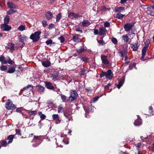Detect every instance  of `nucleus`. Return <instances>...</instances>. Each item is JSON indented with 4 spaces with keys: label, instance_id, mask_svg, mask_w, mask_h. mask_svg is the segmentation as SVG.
Wrapping results in <instances>:
<instances>
[{
    "label": "nucleus",
    "instance_id": "obj_56",
    "mask_svg": "<svg viewBox=\"0 0 154 154\" xmlns=\"http://www.w3.org/2000/svg\"><path fill=\"white\" fill-rule=\"evenodd\" d=\"M16 134L18 135H21V130L20 129H17L16 130Z\"/></svg>",
    "mask_w": 154,
    "mask_h": 154
},
{
    "label": "nucleus",
    "instance_id": "obj_42",
    "mask_svg": "<svg viewBox=\"0 0 154 154\" xmlns=\"http://www.w3.org/2000/svg\"><path fill=\"white\" fill-rule=\"evenodd\" d=\"M0 142L2 146H6L7 144H8V143H7V141L4 140H2Z\"/></svg>",
    "mask_w": 154,
    "mask_h": 154
},
{
    "label": "nucleus",
    "instance_id": "obj_21",
    "mask_svg": "<svg viewBox=\"0 0 154 154\" xmlns=\"http://www.w3.org/2000/svg\"><path fill=\"white\" fill-rule=\"evenodd\" d=\"M42 64L43 66L47 67L51 65V63L49 60H46L42 62Z\"/></svg>",
    "mask_w": 154,
    "mask_h": 154
},
{
    "label": "nucleus",
    "instance_id": "obj_24",
    "mask_svg": "<svg viewBox=\"0 0 154 154\" xmlns=\"http://www.w3.org/2000/svg\"><path fill=\"white\" fill-rule=\"evenodd\" d=\"M8 7L10 8H16V5L11 2H8L7 3Z\"/></svg>",
    "mask_w": 154,
    "mask_h": 154
},
{
    "label": "nucleus",
    "instance_id": "obj_39",
    "mask_svg": "<svg viewBox=\"0 0 154 154\" xmlns=\"http://www.w3.org/2000/svg\"><path fill=\"white\" fill-rule=\"evenodd\" d=\"M136 64L135 63L131 64L129 66V69L130 70H131L132 69L133 67L135 68Z\"/></svg>",
    "mask_w": 154,
    "mask_h": 154
},
{
    "label": "nucleus",
    "instance_id": "obj_50",
    "mask_svg": "<svg viewBox=\"0 0 154 154\" xmlns=\"http://www.w3.org/2000/svg\"><path fill=\"white\" fill-rule=\"evenodd\" d=\"M94 33L95 35H99V29L98 30L97 29H94Z\"/></svg>",
    "mask_w": 154,
    "mask_h": 154
},
{
    "label": "nucleus",
    "instance_id": "obj_3",
    "mask_svg": "<svg viewBox=\"0 0 154 154\" xmlns=\"http://www.w3.org/2000/svg\"><path fill=\"white\" fill-rule=\"evenodd\" d=\"M6 108L8 110L14 109L16 106L13 104L12 102L10 99H8L6 102L5 104Z\"/></svg>",
    "mask_w": 154,
    "mask_h": 154
},
{
    "label": "nucleus",
    "instance_id": "obj_47",
    "mask_svg": "<svg viewBox=\"0 0 154 154\" xmlns=\"http://www.w3.org/2000/svg\"><path fill=\"white\" fill-rule=\"evenodd\" d=\"M128 35L130 36L129 38H133L134 36L135 35V34L134 33L129 32V33L128 34Z\"/></svg>",
    "mask_w": 154,
    "mask_h": 154
},
{
    "label": "nucleus",
    "instance_id": "obj_38",
    "mask_svg": "<svg viewBox=\"0 0 154 154\" xmlns=\"http://www.w3.org/2000/svg\"><path fill=\"white\" fill-rule=\"evenodd\" d=\"M18 29L20 31H23L25 29V27L23 25H20L18 27Z\"/></svg>",
    "mask_w": 154,
    "mask_h": 154
},
{
    "label": "nucleus",
    "instance_id": "obj_7",
    "mask_svg": "<svg viewBox=\"0 0 154 154\" xmlns=\"http://www.w3.org/2000/svg\"><path fill=\"white\" fill-rule=\"evenodd\" d=\"M99 32L100 36L104 37L106 35L107 30L105 27H102L99 28Z\"/></svg>",
    "mask_w": 154,
    "mask_h": 154
},
{
    "label": "nucleus",
    "instance_id": "obj_14",
    "mask_svg": "<svg viewBox=\"0 0 154 154\" xmlns=\"http://www.w3.org/2000/svg\"><path fill=\"white\" fill-rule=\"evenodd\" d=\"M68 17L71 19H73L74 18H78L79 17V16L77 14L71 12L69 14Z\"/></svg>",
    "mask_w": 154,
    "mask_h": 154
},
{
    "label": "nucleus",
    "instance_id": "obj_27",
    "mask_svg": "<svg viewBox=\"0 0 154 154\" xmlns=\"http://www.w3.org/2000/svg\"><path fill=\"white\" fill-rule=\"evenodd\" d=\"M10 20V17L8 15L5 16L4 18V23L8 24L9 23Z\"/></svg>",
    "mask_w": 154,
    "mask_h": 154
},
{
    "label": "nucleus",
    "instance_id": "obj_17",
    "mask_svg": "<svg viewBox=\"0 0 154 154\" xmlns=\"http://www.w3.org/2000/svg\"><path fill=\"white\" fill-rule=\"evenodd\" d=\"M16 65H14L13 67L9 68L7 72L9 73H13L15 71V68L16 67Z\"/></svg>",
    "mask_w": 154,
    "mask_h": 154
},
{
    "label": "nucleus",
    "instance_id": "obj_64",
    "mask_svg": "<svg viewBox=\"0 0 154 154\" xmlns=\"http://www.w3.org/2000/svg\"><path fill=\"white\" fill-rule=\"evenodd\" d=\"M7 62V63H8L10 64H12L13 61L10 59H9V60Z\"/></svg>",
    "mask_w": 154,
    "mask_h": 154
},
{
    "label": "nucleus",
    "instance_id": "obj_57",
    "mask_svg": "<svg viewBox=\"0 0 154 154\" xmlns=\"http://www.w3.org/2000/svg\"><path fill=\"white\" fill-rule=\"evenodd\" d=\"M112 42L115 44H117L118 41L117 39H111Z\"/></svg>",
    "mask_w": 154,
    "mask_h": 154
},
{
    "label": "nucleus",
    "instance_id": "obj_36",
    "mask_svg": "<svg viewBox=\"0 0 154 154\" xmlns=\"http://www.w3.org/2000/svg\"><path fill=\"white\" fill-rule=\"evenodd\" d=\"M0 61L3 64L7 63V62L5 61L4 56L0 57Z\"/></svg>",
    "mask_w": 154,
    "mask_h": 154
},
{
    "label": "nucleus",
    "instance_id": "obj_61",
    "mask_svg": "<svg viewBox=\"0 0 154 154\" xmlns=\"http://www.w3.org/2000/svg\"><path fill=\"white\" fill-rule=\"evenodd\" d=\"M28 37L26 36H25L24 35H20V37H19V38H21V39H22V38H27Z\"/></svg>",
    "mask_w": 154,
    "mask_h": 154
},
{
    "label": "nucleus",
    "instance_id": "obj_12",
    "mask_svg": "<svg viewBox=\"0 0 154 154\" xmlns=\"http://www.w3.org/2000/svg\"><path fill=\"white\" fill-rule=\"evenodd\" d=\"M146 12L147 14L152 16H154V8L151 6L150 7L147 8Z\"/></svg>",
    "mask_w": 154,
    "mask_h": 154
},
{
    "label": "nucleus",
    "instance_id": "obj_4",
    "mask_svg": "<svg viewBox=\"0 0 154 154\" xmlns=\"http://www.w3.org/2000/svg\"><path fill=\"white\" fill-rule=\"evenodd\" d=\"M134 26V24L128 23L125 24L124 26L125 31L127 32H129Z\"/></svg>",
    "mask_w": 154,
    "mask_h": 154
},
{
    "label": "nucleus",
    "instance_id": "obj_29",
    "mask_svg": "<svg viewBox=\"0 0 154 154\" xmlns=\"http://www.w3.org/2000/svg\"><path fill=\"white\" fill-rule=\"evenodd\" d=\"M75 51L77 53L79 54H82L85 51V49L83 46L82 47L79 49H76Z\"/></svg>",
    "mask_w": 154,
    "mask_h": 154
},
{
    "label": "nucleus",
    "instance_id": "obj_32",
    "mask_svg": "<svg viewBox=\"0 0 154 154\" xmlns=\"http://www.w3.org/2000/svg\"><path fill=\"white\" fill-rule=\"evenodd\" d=\"M125 16V15L122 14L120 13H119L117 14L116 15V16L115 17L116 18L118 19H121L123 17Z\"/></svg>",
    "mask_w": 154,
    "mask_h": 154
},
{
    "label": "nucleus",
    "instance_id": "obj_19",
    "mask_svg": "<svg viewBox=\"0 0 154 154\" xmlns=\"http://www.w3.org/2000/svg\"><path fill=\"white\" fill-rule=\"evenodd\" d=\"M106 73V77L109 79H110L112 78V76L111 75L112 74L111 70L110 69L108 70Z\"/></svg>",
    "mask_w": 154,
    "mask_h": 154
},
{
    "label": "nucleus",
    "instance_id": "obj_59",
    "mask_svg": "<svg viewBox=\"0 0 154 154\" xmlns=\"http://www.w3.org/2000/svg\"><path fill=\"white\" fill-rule=\"evenodd\" d=\"M149 112L151 113L153 112V108L151 106H150L149 107Z\"/></svg>",
    "mask_w": 154,
    "mask_h": 154
},
{
    "label": "nucleus",
    "instance_id": "obj_63",
    "mask_svg": "<svg viewBox=\"0 0 154 154\" xmlns=\"http://www.w3.org/2000/svg\"><path fill=\"white\" fill-rule=\"evenodd\" d=\"M99 98V97H94L93 98L94 102H95L96 101L98 100Z\"/></svg>",
    "mask_w": 154,
    "mask_h": 154
},
{
    "label": "nucleus",
    "instance_id": "obj_41",
    "mask_svg": "<svg viewBox=\"0 0 154 154\" xmlns=\"http://www.w3.org/2000/svg\"><path fill=\"white\" fill-rule=\"evenodd\" d=\"M61 18V13H59L56 16V21H59Z\"/></svg>",
    "mask_w": 154,
    "mask_h": 154
},
{
    "label": "nucleus",
    "instance_id": "obj_51",
    "mask_svg": "<svg viewBox=\"0 0 154 154\" xmlns=\"http://www.w3.org/2000/svg\"><path fill=\"white\" fill-rule=\"evenodd\" d=\"M54 27V25L53 23H51L49 24L48 27V29H51Z\"/></svg>",
    "mask_w": 154,
    "mask_h": 154
},
{
    "label": "nucleus",
    "instance_id": "obj_55",
    "mask_svg": "<svg viewBox=\"0 0 154 154\" xmlns=\"http://www.w3.org/2000/svg\"><path fill=\"white\" fill-rule=\"evenodd\" d=\"M63 109V107L61 105H60L58 106V112L59 113L60 112L61 110Z\"/></svg>",
    "mask_w": 154,
    "mask_h": 154
},
{
    "label": "nucleus",
    "instance_id": "obj_30",
    "mask_svg": "<svg viewBox=\"0 0 154 154\" xmlns=\"http://www.w3.org/2000/svg\"><path fill=\"white\" fill-rule=\"evenodd\" d=\"M38 115L40 116V118L42 120H43L45 119L46 117V116L45 115L42 113V112L40 111L38 112Z\"/></svg>",
    "mask_w": 154,
    "mask_h": 154
},
{
    "label": "nucleus",
    "instance_id": "obj_28",
    "mask_svg": "<svg viewBox=\"0 0 154 154\" xmlns=\"http://www.w3.org/2000/svg\"><path fill=\"white\" fill-rule=\"evenodd\" d=\"M125 10V7H119L116 8L115 11L120 13L121 11H124Z\"/></svg>",
    "mask_w": 154,
    "mask_h": 154
},
{
    "label": "nucleus",
    "instance_id": "obj_2",
    "mask_svg": "<svg viewBox=\"0 0 154 154\" xmlns=\"http://www.w3.org/2000/svg\"><path fill=\"white\" fill-rule=\"evenodd\" d=\"M144 43L145 46H144L142 50V57H141V59H143L144 58L145 56L147 49H148L149 45L150 43V41L149 39H147L146 40L144 41Z\"/></svg>",
    "mask_w": 154,
    "mask_h": 154
},
{
    "label": "nucleus",
    "instance_id": "obj_9",
    "mask_svg": "<svg viewBox=\"0 0 154 154\" xmlns=\"http://www.w3.org/2000/svg\"><path fill=\"white\" fill-rule=\"evenodd\" d=\"M101 59L103 63L105 65H108L109 62L107 60V56L104 55H101Z\"/></svg>",
    "mask_w": 154,
    "mask_h": 154
},
{
    "label": "nucleus",
    "instance_id": "obj_35",
    "mask_svg": "<svg viewBox=\"0 0 154 154\" xmlns=\"http://www.w3.org/2000/svg\"><path fill=\"white\" fill-rule=\"evenodd\" d=\"M40 136H34V138L32 140V142H35L38 140H40Z\"/></svg>",
    "mask_w": 154,
    "mask_h": 154
},
{
    "label": "nucleus",
    "instance_id": "obj_48",
    "mask_svg": "<svg viewBox=\"0 0 154 154\" xmlns=\"http://www.w3.org/2000/svg\"><path fill=\"white\" fill-rule=\"evenodd\" d=\"M104 26L105 28L106 27H109L110 26V24L109 22H106L104 23Z\"/></svg>",
    "mask_w": 154,
    "mask_h": 154
},
{
    "label": "nucleus",
    "instance_id": "obj_54",
    "mask_svg": "<svg viewBox=\"0 0 154 154\" xmlns=\"http://www.w3.org/2000/svg\"><path fill=\"white\" fill-rule=\"evenodd\" d=\"M104 76H105L106 77V72H102V73L100 75V78H101L102 77H104Z\"/></svg>",
    "mask_w": 154,
    "mask_h": 154
},
{
    "label": "nucleus",
    "instance_id": "obj_37",
    "mask_svg": "<svg viewBox=\"0 0 154 154\" xmlns=\"http://www.w3.org/2000/svg\"><path fill=\"white\" fill-rule=\"evenodd\" d=\"M80 59L82 60L83 62H85V63H87L88 62V58H87L86 57H83L82 56H80L79 57Z\"/></svg>",
    "mask_w": 154,
    "mask_h": 154
},
{
    "label": "nucleus",
    "instance_id": "obj_40",
    "mask_svg": "<svg viewBox=\"0 0 154 154\" xmlns=\"http://www.w3.org/2000/svg\"><path fill=\"white\" fill-rule=\"evenodd\" d=\"M98 43L100 45H103L105 44V42L103 41V39H100L99 40H97Z\"/></svg>",
    "mask_w": 154,
    "mask_h": 154
},
{
    "label": "nucleus",
    "instance_id": "obj_25",
    "mask_svg": "<svg viewBox=\"0 0 154 154\" xmlns=\"http://www.w3.org/2000/svg\"><path fill=\"white\" fill-rule=\"evenodd\" d=\"M14 137V135H10L8 137L7 139L9 140V141L8 142V144H9L12 142Z\"/></svg>",
    "mask_w": 154,
    "mask_h": 154
},
{
    "label": "nucleus",
    "instance_id": "obj_26",
    "mask_svg": "<svg viewBox=\"0 0 154 154\" xmlns=\"http://www.w3.org/2000/svg\"><path fill=\"white\" fill-rule=\"evenodd\" d=\"M45 42L47 45H50V46L52 45L53 46H54L56 44L55 42H53L51 39L47 40Z\"/></svg>",
    "mask_w": 154,
    "mask_h": 154
},
{
    "label": "nucleus",
    "instance_id": "obj_58",
    "mask_svg": "<svg viewBox=\"0 0 154 154\" xmlns=\"http://www.w3.org/2000/svg\"><path fill=\"white\" fill-rule=\"evenodd\" d=\"M22 111L21 108H18L17 109L16 111L18 112H21Z\"/></svg>",
    "mask_w": 154,
    "mask_h": 154
},
{
    "label": "nucleus",
    "instance_id": "obj_15",
    "mask_svg": "<svg viewBox=\"0 0 154 154\" xmlns=\"http://www.w3.org/2000/svg\"><path fill=\"white\" fill-rule=\"evenodd\" d=\"M36 88L37 89L38 91L41 94H42L44 92L45 88L43 86L38 85L36 86Z\"/></svg>",
    "mask_w": 154,
    "mask_h": 154
},
{
    "label": "nucleus",
    "instance_id": "obj_5",
    "mask_svg": "<svg viewBox=\"0 0 154 154\" xmlns=\"http://www.w3.org/2000/svg\"><path fill=\"white\" fill-rule=\"evenodd\" d=\"M41 33V32L40 30L35 32L31 35L29 38H39Z\"/></svg>",
    "mask_w": 154,
    "mask_h": 154
},
{
    "label": "nucleus",
    "instance_id": "obj_31",
    "mask_svg": "<svg viewBox=\"0 0 154 154\" xmlns=\"http://www.w3.org/2000/svg\"><path fill=\"white\" fill-rule=\"evenodd\" d=\"M17 11V10L13 9L11 8L7 12V14L8 15H10L14 13Z\"/></svg>",
    "mask_w": 154,
    "mask_h": 154
},
{
    "label": "nucleus",
    "instance_id": "obj_23",
    "mask_svg": "<svg viewBox=\"0 0 154 154\" xmlns=\"http://www.w3.org/2000/svg\"><path fill=\"white\" fill-rule=\"evenodd\" d=\"M53 120H57L58 123L61 122V120L60 119V117L57 114H53L52 116Z\"/></svg>",
    "mask_w": 154,
    "mask_h": 154
},
{
    "label": "nucleus",
    "instance_id": "obj_45",
    "mask_svg": "<svg viewBox=\"0 0 154 154\" xmlns=\"http://www.w3.org/2000/svg\"><path fill=\"white\" fill-rule=\"evenodd\" d=\"M37 112V111L35 110L29 111V113L30 115H35L36 113Z\"/></svg>",
    "mask_w": 154,
    "mask_h": 154
},
{
    "label": "nucleus",
    "instance_id": "obj_53",
    "mask_svg": "<svg viewBox=\"0 0 154 154\" xmlns=\"http://www.w3.org/2000/svg\"><path fill=\"white\" fill-rule=\"evenodd\" d=\"M64 115L65 116L68 118H69V117H70L71 116L70 114L68 113L67 112L64 113Z\"/></svg>",
    "mask_w": 154,
    "mask_h": 154
},
{
    "label": "nucleus",
    "instance_id": "obj_43",
    "mask_svg": "<svg viewBox=\"0 0 154 154\" xmlns=\"http://www.w3.org/2000/svg\"><path fill=\"white\" fill-rule=\"evenodd\" d=\"M60 97L63 102L66 101V100L67 97L65 95L61 94L60 95Z\"/></svg>",
    "mask_w": 154,
    "mask_h": 154
},
{
    "label": "nucleus",
    "instance_id": "obj_10",
    "mask_svg": "<svg viewBox=\"0 0 154 154\" xmlns=\"http://www.w3.org/2000/svg\"><path fill=\"white\" fill-rule=\"evenodd\" d=\"M1 28L5 31H8L11 29V26H8V24H2L1 25Z\"/></svg>",
    "mask_w": 154,
    "mask_h": 154
},
{
    "label": "nucleus",
    "instance_id": "obj_8",
    "mask_svg": "<svg viewBox=\"0 0 154 154\" xmlns=\"http://www.w3.org/2000/svg\"><path fill=\"white\" fill-rule=\"evenodd\" d=\"M140 45L138 41L136 42H133L131 44V48L133 49V51H136L137 50L138 48Z\"/></svg>",
    "mask_w": 154,
    "mask_h": 154
},
{
    "label": "nucleus",
    "instance_id": "obj_11",
    "mask_svg": "<svg viewBox=\"0 0 154 154\" xmlns=\"http://www.w3.org/2000/svg\"><path fill=\"white\" fill-rule=\"evenodd\" d=\"M45 86L48 89L53 90H54V87L53 86V84L50 82H45Z\"/></svg>",
    "mask_w": 154,
    "mask_h": 154
},
{
    "label": "nucleus",
    "instance_id": "obj_20",
    "mask_svg": "<svg viewBox=\"0 0 154 154\" xmlns=\"http://www.w3.org/2000/svg\"><path fill=\"white\" fill-rule=\"evenodd\" d=\"M142 122L141 119L138 118L136 119L134 123V125L135 126H138L141 125Z\"/></svg>",
    "mask_w": 154,
    "mask_h": 154
},
{
    "label": "nucleus",
    "instance_id": "obj_33",
    "mask_svg": "<svg viewBox=\"0 0 154 154\" xmlns=\"http://www.w3.org/2000/svg\"><path fill=\"white\" fill-rule=\"evenodd\" d=\"M58 74L57 73L56 74H52L51 75V77L52 78L53 80L54 81L58 79Z\"/></svg>",
    "mask_w": 154,
    "mask_h": 154
},
{
    "label": "nucleus",
    "instance_id": "obj_62",
    "mask_svg": "<svg viewBox=\"0 0 154 154\" xmlns=\"http://www.w3.org/2000/svg\"><path fill=\"white\" fill-rule=\"evenodd\" d=\"M141 145V144L140 143H138L135 144V146L138 148L140 147Z\"/></svg>",
    "mask_w": 154,
    "mask_h": 154
},
{
    "label": "nucleus",
    "instance_id": "obj_34",
    "mask_svg": "<svg viewBox=\"0 0 154 154\" xmlns=\"http://www.w3.org/2000/svg\"><path fill=\"white\" fill-rule=\"evenodd\" d=\"M124 82V81L123 79L121 80L119 82V84L117 85V88L119 89L120 87L122 85Z\"/></svg>",
    "mask_w": 154,
    "mask_h": 154
},
{
    "label": "nucleus",
    "instance_id": "obj_6",
    "mask_svg": "<svg viewBox=\"0 0 154 154\" xmlns=\"http://www.w3.org/2000/svg\"><path fill=\"white\" fill-rule=\"evenodd\" d=\"M33 89V86L31 85H28L27 86L24 87L23 89H21V91L26 92H29L30 91H32Z\"/></svg>",
    "mask_w": 154,
    "mask_h": 154
},
{
    "label": "nucleus",
    "instance_id": "obj_13",
    "mask_svg": "<svg viewBox=\"0 0 154 154\" xmlns=\"http://www.w3.org/2000/svg\"><path fill=\"white\" fill-rule=\"evenodd\" d=\"M14 45L11 42L9 43L7 45L8 48L10 50L11 52H12L15 50Z\"/></svg>",
    "mask_w": 154,
    "mask_h": 154
},
{
    "label": "nucleus",
    "instance_id": "obj_52",
    "mask_svg": "<svg viewBox=\"0 0 154 154\" xmlns=\"http://www.w3.org/2000/svg\"><path fill=\"white\" fill-rule=\"evenodd\" d=\"M101 10H105V11L109 10L110 8H106L105 6H102L101 8Z\"/></svg>",
    "mask_w": 154,
    "mask_h": 154
},
{
    "label": "nucleus",
    "instance_id": "obj_46",
    "mask_svg": "<svg viewBox=\"0 0 154 154\" xmlns=\"http://www.w3.org/2000/svg\"><path fill=\"white\" fill-rule=\"evenodd\" d=\"M7 69L6 66L3 65L0 67V69L2 71H5Z\"/></svg>",
    "mask_w": 154,
    "mask_h": 154
},
{
    "label": "nucleus",
    "instance_id": "obj_1",
    "mask_svg": "<svg viewBox=\"0 0 154 154\" xmlns=\"http://www.w3.org/2000/svg\"><path fill=\"white\" fill-rule=\"evenodd\" d=\"M70 96L68 100L70 103L76 100L78 97V94L75 90H71L69 92Z\"/></svg>",
    "mask_w": 154,
    "mask_h": 154
},
{
    "label": "nucleus",
    "instance_id": "obj_49",
    "mask_svg": "<svg viewBox=\"0 0 154 154\" xmlns=\"http://www.w3.org/2000/svg\"><path fill=\"white\" fill-rule=\"evenodd\" d=\"M42 23L43 25V26L45 27L47 25V21L46 20H43L42 22Z\"/></svg>",
    "mask_w": 154,
    "mask_h": 154
},
{
    "label": "nucleus",
    "instance_id": "obj_16",
    "mask_svg": "<svg viewBox=\"0 0 154 154\" xmlns=\"http://www.w3.org/2000/svg\"><path fill=\"white\" fill-rule=\"evenodd\" d=\"M45 16L46 18L48 20H51L53 17L52 13L49 11H48L45 14Z\"/></svg>",
    "mask_w": 154,
    "mask_h": 154
},
{
    "label": "nucleus",
    "instance_id": "obj_44",
    "mask_svg": "<svg viewBox=\"0 0 154 154\" xmlns=\"http://www.w3.org/2000/svg\"><path fill=\"white\" fill-rule=\"evenodd\" d=\"M87 71V70L85 69H81L80 72V75H85Z\"/></svg>",
    "mask_w": 154,
    "mask_h": 154
},
{
    "label": "nucleus",
    "instance_id": "obj_18",
    "mask_svg": "<svg viewBox=\"0 0 154 154\" xmlns=\"http://www.w3.org/2000/svg\"><path fill=\"white\" fill-rule=\"evenodd\" d=\"M119 53L121 54L122 57L124 56H126L127 53V50L126 48L124 47L123 50L121 51Z\"/></svg>",
    "mask_w": 154,
    "mask_h": 154
},
{
    "label": "nucleus",
    "instance_id": "obj_22",
    "mask_svg": "<svg viewBox=\"0 0 154 154\" xmlns=\"http://www.w3.org/2000/svg\"><path fill=\"white\" fill-rule=\"evenodd\" d=\"M90 24V21L87 20H84L82 23V26L84 27L87 26Z\"/></svg>",
    "mask_w": 154,
    "mask_h": 154
},
{
    "label": "nucleus",
    "instance_id": "obj_60",
    "mask_svg": "<svg viewBox=\"0 0 154 154\" xmlns=\"http://www.w3.org/2000/svg\"><path fill=\"white\" fill-rule=\"evenodd\" d=\"M111 85V84L110 83H108L107 85L105 86L104 87L105 89H108L109 88V87Z\"/></svg>",
    "mask_w": 154,
    "mask_h": 154
}]
</instances>
